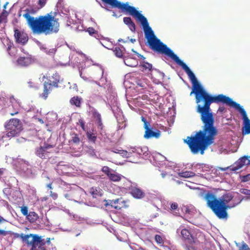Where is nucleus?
<instances>
[{"label": "nucleus", "instance_id": "1", "mask_svg": "<svg viewBox=\"0 0 250 250\" xmlns=\"http://www.w3.org/2000/svg\"><path fill=\"white\" fill-rule=\"evenodd\" d=\"M193 86L190 93H194L196 102L198 104L197 111L201 114V120L203 123V130L197 132L195 135L188 137L185 142L188 145L191 153L201 155L205 153L208 146L213 143L217 129L214 126V120L210 112V105L212 103H222L226 104L225 100L227 96L223 94L212 97L209 95L198 83L197 79L191 82Z\"/></svg>", "mask_w": 250, "mask_h": 250}, {"label": "nucleus", "instance_id": "2", "mask_svg": "<svg viewBox=\"0 0 250 250\" xmlns=\"http://www.w3.org/2000/svg\"><path fill=\"white\" fill-rule=\"evenodd\" d=\"M99 72L102 74V77L99 82L93 81L100 86L107 89V104L111 108L118 122V129L125 128L126 126V120L121 109L119 107V103L117 101L116 93L114 92L110 81H108L106 76H104V69L100 67Z\"/></svg>", "mask_w": 250, "mask_h": 250}, {"label": "nucleus", "instance_id": "3", "mask_svg": "<svg viewBox=\"0 0 250 250\" xmlns=\"http://www.w3.org/2000/svg\"><path fill=\"white\" fill-rule=\"evenodd\" d=\"M23 17L26 19L33 33H44L47 35L53 33H56L59 30L58 21L51 16H41L35 19L30 15V10L27 9L23 14Z\"/></svg>", "mask_w": 250, "mask_h": 250}, {"label": "nucleus", "instance_id": "4", "mask_svg": "<svg viewBox=\"0 0 250 250\" xmlns=\"http://www.w3.org/2000/svg\"><path fill=\"white\" fill-rule=\"evenodd\" d=\"M200 196L206 201L207 206L221 219H227L228 217L227 209L237 205L232 206L227 205L233 198L230 194H226L223 199H219L214 193L209 191L200 192Z\"/></svg>", "mask_w": 250, "mask_h": 250}, {"label": "nucleus", "instance_id": "5", "mask_svg": "<svg viewBox=\"0 0 250 250\" xmlns=\"http://www.w3.org/2000/svg\"><path fill=\"white\" fill-rule=\"evenodd\" d=\"M104 2L110 4L112 7L118 8L123 12L127 13L129 15L135 17L141 23L143 27L146 38L149 42L156 37L154 32L149 26L147 20L134 7L129 6L128 2L121 3L118 0H102Z\"/></svg>", "mask_w": 250, "mask_h": 250}, {"label": "nucleus", "instance_id": "6", "mask_svg": "<svg viewBox=\"0 0 250 250\" xmlns=\"http://www.w3.org/2000/svg\"><path fill=\"white\" fill-rule=\"evenodd\" d=\"M148 43L150 48L153 50L167 55L175 62L177 64L181 66L183 69L188 75L191 82L196 79L195 75L191 71L188 65L180 60L179 57L174 53L173 51L168 48L166 44L161 42L159 39L157 38L152 39V40H151L148 42Z\"/></svg>", "mask_w": 250, "mask_h": 250}, {"label": "nucleus", "instance_id": "7", "mask_svg": "<svg viewBox=\"0 0 250 250\" xmlns=\"http://www.w3.org/2000/svg\"><path fill=\"white\" fill-rule=\"evenodd\" d=\"M223 100H224V99ZM225 100L224 101L227 105L234 107L242 116L243 125L242 127L243 134L246 135L250 134V120L248 117L245 110L240 104L234 102L229 97L227 96V99H225Z\"/></svg>", "mask_w": 250, "mask_h": 250}, {"label": "nucleus", "instance_id": "8", "mask_svg": "<svg viewBox=\"0 0 250 250\" xmlns=\"http://www.w3.org/2000/svg\"><path fill=\"white\" fill-rule=\"evenodd\" d=\"M21 238L28 246H31L30 250H46L44 239L37 234L21 235Z\"/></svg>", "mask_w": 250, "mask_h": 250}, {"label": "nucleus", "instance_id": "9", "mask_svg": "<svg viewBox=\"0 0 250 250\" xmlns=\"http://www.w3.org/2000/svg\"><path fill=\"white\" fill-rule=\"evenodd\" d=\"M176 232L182 237L183 240L190 245L203 243L205 241L204 235L203 234L199 233L198 237L195 238L189 229L182 227L177 229Z\"/></svg>", "mask_w": 250, "mask_h": 250}, {"label": "nucleus", "instance_id": "10", "mask_svg": "<svg viewBox=\"0 0 250 250\" xmlns=\"http://www.w3.org/2000/svg\"><path fill=\"white\" fill-rule=\"evenodd\" d=\"M13 164L28 178H33L36 174V172L29 165V163L22 159L17 158L13 159Z\"/></svg>", "mask_w": 250, "mask_h": 250}, {"label": "nucleus", "instance_id": "11", "mask_svg": "<svg viewBox=\"0 0 250 250\" xmlns=\"http://www.w3.org/2000/svg\"><path fill=\"white\" fill-rule=\"evenodd\" d=\"M55 145L50 144L47 142L41 144L39 147L35 149L36 155L41 159H47L54 151Z\"/></svg>", "mask_w": 250, "mask_h": 250}, {"label": "nucleus", "instance_id": "12", "mask_svg": "<svg viewBox=\"0 0 250 250\" xmlns=\"http://www.w3.org/2000/svg\"><path fill=\"white\" fill-rule=\"evenodd\" d=\"M18 119H12L6 124L5 127L7 130L8 137H14L18 135L21 130V125Z\"/></svg>", "mask_w": 250, "mask_h": 250}, {"label": "nucleus", "instance_id": "13", "mask_svg": "<svg viewBox=\"0 0 250 250\" xmlns=\"http://www.w3.org/2000/svg\"><path fill=\"white\" fill-rule=\"evenodd\" d=\"M53 80L52 81L49 80L48 82H45L43 83V92L41 95V96L44 99H46L48 94L52 89L53 86L58 87V83L60 82V76L58 73L54 74L51 77Z\"/></svg>", "mask_w": 250, "mask_h": 250}, {"label": "nucleus", "instance_id": "14", "mask_svg": "<svg viewBox=\"0 0 250 250\" xmlns=\"http://www.w3.org/2000/svg\"><path fill=\"white\" fill-rule=\"evenodd\" d=\"M145 197L154 207L159 209L158 205L162 203V196L158 191H149L146 193Z\"/></svg>", "mask_w": 250, "mask_h": 250}, {"label": "nucleus", "instance_id": "15", "mask_svg": "<svg viewBox=\"0 0 250 250\" xmlns=\"http://www.w3.org/2000/svg\"><path fill=\"white\" fill-rule=\"evenodd\" d=\"M249 158H250V156H244L240 158L233 165L226 167H219V169L223 171H225L228 169H230L232 171H236L243 166L248 165L247 162Z\"/></svg>", "mask_w": 250, "mask_h": 250}, {"label": "nucleus", "instance_id": "16", "mask_svg": "<svg viewBox=\"0 0 250 250\" xmlns=\"http://www.w3.org/2000/svg\"><path fill=\"white\" fill-rule=\"evenodd\" d=\"M130 150L134 155L133 157L146 159L149 156V152L147 146H130Z\"/></svg>", "mask_w": 250, "mask_h": 250}, {"label": "nucleus", "instance_id": "17", "mask_svg": "<svg viewBox=\"0 0 250 250\" xmlns=\"http://www.w3.org/2000/svg\"><path fill=\"white\" fill-rule=\"evenodd\" d=\"M84 193V192L82 188L78 187L77 189L72 190L64 194V197L69 200L81 203V202L79 200L80 199L81 196Z\"/></svg>", "mask_w": 250, "mask_h": 250}, {"label": "nucleus", "instance_id": "18", "mask_svg": "<svg viewBox=\"0 0 250 250\" xmlns=\"http://www.w3.org/2000/svg\"><path fill=\"white\" fill-rule=\"evenodd\" d=\"M14 32V37L17 43L24 45L27 42L28 37L25 33L18 29H15Z\"/></svg>", "mask_w": 250, "mask_h": 250}, {"label": "nucleus", "instance_id": "19", "mask_svg": "<svg viewBox=\"0 0 250 250\" xmlns=\"http://www.w3.org/2000/svg\"><path fill=\"white\" fill-rule=\"evenodd\" d=\"M34 60L31 55L28 54H25L20 56L17 60L18 64L23 67L29 65Z\"/></svg>", "mask_w": 250, "mask_h": 250}, {"label": "nucleus", "instance_id": "20", "mask_svg": "<svg viewBox=\"0 0 250 250\" xmlns=\"http://www.w3.org/2000/svg\"><path fill=\"white\" fill-rule=\"evenodd\" d=\"M104 201L105 202L104 205L105 207L110 206L117 209H121L123 207L122 204H124L125 203V201L122 198L109 200H104Z\"/></svg>", "mask_w": 250, "mask_h": 250}, {"label": "nucleus", "instance_id": "21", "mask_svg": "<svg viewBox=\"0 0 250 250\" xmlns=\"http://www.w3.org/2000/svg\"><path fill=\"white\" fill-rule=\"evenodd\" d=\"M129 192L136 199H142L145 197L146 193L138 187L132 185L129 188Z\"/></svg>", "mask_w": 250, "mask_h": 250}, {"label": "nucleus", "instance_id": "22", "mask_svg": "<svg viewBox=\"0 0 250 250\" xmlns=\"http://www.w3.org/2000/svg\"><path fill=\"white\" fill-rule=\"evenodd\" d=\"M145 133L144 138L146 139H149L152 138H159L160 136V131L156 130L155 131H153L151 129L148 127L145 128Z\"/></svg>", "mask_w": 250, "mask_h": 250}, {"label": "nucleus", "instance_id": "23", "mask_svg": "<svg viewBox=\"0 0 250 250\" xmlns=\"http://www.w3.org/2000/svg\"><path fill=\"white\" fill-rule=\"evenodd\" d=\"M123 60L125 64L128 66L136 67L138 64L137 60L130 55L124 56Z\"/></svg>", "mask_w": 250, "mask_h": 250}, {"label": "nucleus", "instance_id": "24", "mask_svg": "<svg viewBox=\"0 0 250 250\" xmlns=\"http://www.w3.org/2000/svg\"><path fill=\"white\" fill-rule=\"evenodd\" d=\"M91 112L93 117L95 120V123L98 127L101 129L103 128V125L102 122V118L101 114L95 109H92Z\"/></svg>", "mask_w": 250, "mask_h": 250}, {"label": "nucleus", "instance_id": "25", "mask_svg": "<svg viewBox=\"0 0 250 250\" xmlns=\"http://www.w3.org/2000/svg\"><path fill=\"white\" fill-rule=\"evenodd\" d=\"M37 43L39 47L41 49V50L44 52L47 55L51 56V55H53L56 53V49H55V48H52L48 49L47 48L45 44H43L39 41H38L37 42Z\"/></svg>", "mask_w": 250, "mask_h": 250}, {"label": "nucleus", "instance_id": "26", "mask_svg": "<svg viewBox=\"0 0 250 250\" xmlns=\"http://www.w3.org/2000/svg\"><path fill=\"white\" fill-rule=\"evenodd\" d=\"M140 66H141L146 70H155V71L158 72L162 78H164L165 77V74L163 72H160L159 70L157 69L153 68L152 65L151 63H149L146 61H142L141 62Z\"/></svg>", "mask_w": 250, "mask_h": 250}, {"label": "nucleus", "instance_id": "27", "mask_svg": "<svg viewBox=\"0 0 250 250\" xmlns=\"http://www.w3.org/2000/svg\"><path fill=\"white\" fill-rule=\"evenodd\" d=\"M154 239L157 244L160 246H163L164 244H170L169 241L165 240V238L163 235L156 234Z\"/></svg>", "mask_w": 250, "mask_h": 250}, {"label": "nucleus", "instance_id": "28", "mask_svg": "<svg viewBox=\"0 0 250 250\" xmlns=\"http://www.w3.org/2000/svg\"><path fill=\"white\" fill-rule=\"evenodd\" d=\"M3 43L5 45L7 46V51L8 52L10 56H14L15 55V52L13 51V50H14L15 48L13 46V43L8 39H6L4 41Z\"/></svg>", "mask_w": 250, "mask_h": 250}, {"label": "nucleus", "instance_id": "29", "mask_svg": "<svg viewBox=\"0 0 250 250\" xmlns=\"http://www.w3.org/2000/svg\"><path fill=\"white\" fill-rule=\"evenodd\" d=\"M182 211L186 214L192 215L195 212V208L194 207L191 205L189 206H183L181 208Z\"/></svg>", "mask_w": 250, "mask_h": 250}, {"label": "nucleus", "instance_id": "30", "mask_svg": "<svg viewBox=\"0 0 250 250\" xmlns=\"http://www.w3.org/2000/svg\"><path fill=\"white\" fill-rule=\"evenodd\" d=\"M124 177L121 174L112 171L110 175L108 176L109 179L113 182H118L121 180L122 178Z\"/></svg>", "mask_w": 250, "mask_h": 250}, {"label": "nucleus", "instance_id": "31", "mask_svg": "<svg viewBox=\"0 0 250 250\" xmlns=\"http://www.w3.org/2000/svg\"><path fill=\"white\" fill-rule=\"evenodd\" d=\"M154 159L156 161L158 162V164L160 166H163V164H164L163 162H165L167 160L166 158L159 153L156 154L155 156H154Z\"/></svg>", "mask_w": 250, "mask_h": 250}, {"label": "nucleus", "instance_id": "32", "mask_svg": "<svg viewBox=\"0 0 250 250\" xmlns=\"http://www.w3.org/2000/svg\"><path fill=\"white\" fill-rule=\"evenodd\" d=\"M27 219L30 222H35L39 218L38 215L34 211H30L26 217Z\"/></svg>", "mask_w": 250, "mask_h": 250}, {"label": "nucleus", "instance_id": "33", "mask_svg": "<svg viewBox=\"0 0 250 250\" xmlns=\"http://www.w3.org/2000/svg\"><path fill=\"white\" fill-rule=\"evenodd\" d=\"M169 204L170 205V209L171 213L175 216H178L179 213L178 210V205L177 203L175 202H170Z\"/></svg>", "mask_w": 250, "mask_h": 250}, {"label": "nucleus", "instance_id": "34", "mask_svg": "<svg viewBox=\"0 0 250 250\" xmlns=\"http://www.w3.org/2000/svg\"><path fill=\"white\" fill-rule=\"evenodd\" d=\"M120 152V154L124 158H128L134 156L133 152L130 150V147L128 148L127 151L121 149Z\"/></svg>", "mask_w": 250, "mask_h": 250}, {"label": "nucleus", "instance_id": "35", "mask_svg": "<svg viewBox=\"0 0 250 250\" xmlns=\"http://www.w3.org/2000/svg\"><path fill=\"white\" fill-rule=\"evenodd\" d=\"M90 193L93 198H97L102 195V190L100 188H94L90 189Z\"/></svg>", "mask_w": 250, "mask_h": 250}, {"label": "nucleus", "instance_id": "36", "mask_svg": "<svg viewBox=\"0 0 250 250\" xmlns=\"http://www.w3.org/2000/svg\"><path fill=\"white\" fill-rule=\"evenodd\" d=\"M82 99L78 96L73 97L70 100V103L72 105H74L77 107H80L81 104Z\"/></svg>", "mask_w": 250, "mask_h": 250}, {"label": "nucleus", "instance_id": "37", "mask_svg": "<svg viewBox=\"0 0 250 250\" xmlns=\"http://www.w3.org/2000/svg\"><path fill=\"white\" fill-rule=\"evenodd\" d=\"M86 136L88 140L92 143H95L97 137L96 135V133L93 132V131H91L90 130L87 132Z\"/></svg>", "mask_w": 250, "mask_h": 250}, {"label": "nucleus", "instance_id": "38", "mask_svg": "<svg viewBox=\"0 0 250 250\" xmlns=\"http://www.w3.org/2000/svg\"><path fill=\"white\" fill-rule=\"evenodd\" d=\"M179 175L184 178H189L194 176L195 174L193 172L186 171L185 172L179 173Z\"/></svg>", "mask_w": 250, "mask_h": 250}, {"label": "nucleus", "instance_id": "39", "mask_svg": "<svg viewBox=\"0 0 250 250\" xmlns=\"http://www.w3.org/2000/svg\"><path fill=\"white\" fill-rule=\"evenodd\" d=\"M114 54L118 58H124L125 55H123V50L119 47L116 46L113 49Z\"/></svg>", "mask_w": 250, "mask_h": 250}, {"label": "nucleus", "instance_id": "40", "mask_svg": "<svg viewBox=\"0 0 250 250\" xmlns=\"http://www.w3.org/2000/svg\"><path fill=\"white\" fill-rule=\"evenodd\" d=\"M236 245L238 248V250H250L249 246L244 242H242L241 243H236Z\"/></svg>", "mask_w": 250, "mask_h": 250}, {"label": "nucleus", "instance_id": "41", "mask_svg": "<svg viewBox=\"0 0 250 250\" xmlns=\"http://www.w3.org/2000/svg\"><path fill=\"white\" fill-rule=\"evenodd\" d=\"M164 165L166 166V167H169L171 169H174L175 167V164L174 162L168 161L167 160L164 162Z\"/></svg>", "mask_w": 250, "mask_h": 250}, {"label": "nucleus", "instance_id": "42", "mask_svg": "<svg viewBox=\"0 0 250 250\" xmlns=\"http://www.w3.org/2000/svg\"><path fill=\"white\" fill-rule=\"evenodd\" d=\"M102 171L108 177L110 175V174L111 173V172L113 171L112 169H111L109 167L107 166H104L103 167Z\"/></svg>", "mask_w": 250, "mask_h": 250}, {"label": "nucleus", "instance_id": "43", "mask_svg": "<svg viewBox=\"0 0 250 250\" xmlns=\"http://www.w3.org/2000/svg\"><path fill=\"white\" fill-rule=\"evenodd\" d=\"M21 213L24 215L26 217H27V215L29 213L28 212V209L27 207L26 206H22L21 207Z\"/></svg>", "mask_w": 250, "mask_h": 250}, {"label": "nucleus", "instance_id": "44", "mask_svg": "<svg viewBox=\"0 0 250 250\" xmlns=\"http://www.w3.org/2000/svg\"><path fill=\"white\" fill-rule=\"evenodd\" d=\"M137 84L141 87L145 88L146 85V83L145 81L141 80H137L136 81Z\"/></svg>", "mask_w": 250, "mask_h": 250}, {"label": "nucleus", "instance_id": "45", "mask_svg": "<svg viewBox=\"0 0 250 250\" xmlns=\"http://www.w3.org/2000/svg\"><path fill=\"white\" fill-rule=\"evenodd\" d=\"M86 151L91 156L95 155V149L91 146L87 147Z\"/></svg>", "mask_w": 250, "mask_h": 250}, {"label": "nucleus", "instance_id": "46", "mask_svg": "<svg viewBox=\"0 0 250 250\" xmlns=\"http://www.w3.org/2000/svg\"><path fill=\"white\" fill-rule=\"evenodd\" d=\"M142 121L144 123V127L145 128L150 126V124L144 116L141 117Z\"/></svg>", "mask_w": 250, "mask_h": 250}, {"label": "nucleus", "instance_id": "47", "mask_svg": "<svg viewBox=\"0 0 250 250\" xmlns=\"http://www.w3.org/2000/svg\"><path fill=\"white\" fill-rule=\"evenodd\" d=\"M28 87L30 88H32L35 89H38L39 88L38 85L36 83H33L32 81H29L28 82Z\"/></svg>", "mask_w": 250, "mask_h": 250}, {"label": "nucleus", "instance_id": "48", "mask_svg": "<svg viewBox=\"0 0 250 250\" xmlns=\"http://www.w3.org/2000/svg\"><path fill=\"white\" fill-rule=\"evenodd\" d=\"M241 181L243 182H246L249 181L250 180V174L241 176Z\"/></svg>", "mask_w": 250, "mask_h": 250}, {"label": "nucleus", "instance_id": "49", "mask_svg": "<svg viewBox=\"0 0 250 250\" xmlns=\"http://www.w3.org/2000/svg\"><path fill=\"white\" fill-rule=\"evenodd\" d=\"M166 244H164L163 246H161L163 248V250H173L174 249L173 246L171 245V244L169 246H167Z\"/></svg>", "mask_w": 250, "mask_h": 250}, {"label": "nucleus", "instance_id": "50", "mask_svg": "<svg viewBox=\"0 0 250 250\" xmlns=\"http://www.w3.org/2000/svg\"><path fill=\"white\" fill-rule=\"evenodd\" d=\"M123 21H124V22L127 25H128V24H130L131 22H133L131 18H130V17L124 18Z\"/></svg>", "mask_w": 250, "mask_h": 250}, {"label": "nucleus", "instance_id": "51", "mask_svg": "<svg viewBox=\"0 0 250 250\" xmlns=\"http://www.w3.org/2000/svg\"><path fill=\"white\" fill-rule=\"evenodd\" d=\"M71 141L74 143L78 144L80 142V140L78 135L77 134H75L74 136L72 137Z\"/></svg>", "mask_w": 250, "mask_h": 250}, {"label": "nucleus", "instance_id": "52", "mask_svg": "<svg viewBox=\"0 0 250 250\" xmlns=\"http://www.w3.org/2000/svg\"><path fill=\"white\" fill-rule=\"evenodd\" d=\"M128 28L132 32H135L136 28H135V24L133 22H131L130 24H128Z\"/></svg>", "mask_w": 250, "mask_h": 250}, {"label": "nucleus", "instance_id": "53", "mask_svg": "<svg viewBox=\"0 0 250 250\" xmlns=\"http://www.w3.org/2000/svg\"><path fill=\"white\" fill-rule=\"evenodd\" d=\"M87 32L89 33V34L91 35H93L94 34H97V33L96 31L94 30V29L92 27H89L87 29Z\"/></svg>", "mask_w": 250, "mask_h": 250}, {"label": "nucleus", "instance_id": "54", "mask_svg": "<svg viewBox=\"0 0 250 250\" xmlns=\"http://www.w3.org/2000/svg\"><path fill=\"white\" fill-rule=\"evenodd\" d=\"M50 196L53 199L55 200L58 197V195L56 193L53 192L52 191H49Z\"/></svg>", "mask_w": 250, "mask_h": 250}, {"label": "nucleus", "instance_id": "55", "mask_svg": "<svg viewBox=\"0 0 250 250\" xmlns=\"http://www.w3.org/2000/svg\"><path fill=\"white\" fill-rule=\"evenodd\" d=\"M241 192L246 195H250V190L249 189L243 188L241 189Z\"/></svg>", "mask_w": 250, "mask_h": 250}, {"label": "nucleus", "instance_id": "56", "mask_svg": "<svg viewBox=\"0 0 250 250\" xmlns=\"http://www.w3.org/2000/svg\"><path fill=\"white\" fill-rule=\"evenodd\" d=\"M120 150H121V149H119L118 148H113L111 150V151L114 152V153H119L120 154Z\"/></svg>", "mask_w": 250, "mask_h": 250}, {"label": "nucleus", "instance_id": "57", "mask_svg": "<svg viewBox=\"0 0 250 250\" xmlns=\"http://www.w3.org/2000/svg\"><path fill=\"white\" fill-rule=\"evenodd\" d=\"M225 109V108L224 106H220L218 108V111L220 113H223Z\"/></svg>", "mask_w": 250, "mask_h": 250}, {"label": "nucleus", "instance_id": "58", "mask_svg": "<svg viewBox=\"0 0 250 250\" xmlns=\"http://www.w3.org/2000/svg\"><path fill=\"white\" fill-rule=\"evenodd\" d=\"M62 0H59L58 2L57 3V7L58 8H61L62 6Z\"/></svg>", "mask_w": 250, "mask_h": 250}, {"label": "nucleus", "instance_id": "59", "mask_svg": "<svg viewBox=\"0 0 250 250\" xmlns=\"http://www.w3.org/2000/svg\"><path fill=\"white\" fill-rule=\"evenodd\" d=\"M46 0H39V3L41 5V6H43L45 3Z\"/></svg>", "mask_w": 250, "mask_h": 250}, {"label": "nucleus", "instance_id": "60", "mask_svg": "<svg viewBox=\"0 0 250 250\" xmlns=\"http://www.w3.org/2000/svg\"><path fill=\"white\" fill-rule=\"evenodd\" d=\"M137 55L139 57H140V58L143 60V61H145V59H146V58H145V57H144V56H143V55H141V54H139V53H137Z\"/></svg>", "mask_w": 250, "mask_h": 250}, {"label": "nucleus", "instance_id": "61", "mask_svg": "<svg viewBox=\"0 0 250 250\" xmlns=\"http://www.w3.org/2000/svg\"><path fill=\"white\" fill-rule=\"evenodd\" d=\"M186 250H194V249L191 247L186 246L185 247Z\"/></svg>", "mask_w": 250, "mask_h": 250}, {"label": "nucleus", "instance_id": "62", "mask_svg": "<svg viewBox=\"0 0 250 250\" xmlns=\"http://www.w3.org/2000/svg\"><path fill=\"white\" fill-rule=\"evenodd\" d=\"M73 217H74V218L76 221H79V220H80V217H78V216H75V215H74Z\"/></svg>", "mask_w": 250, "mask_h": 250}, {"label": "nucleus", "instance_id": "63", "mask_svg": "<svg viewBox=\"0 0 250 250\" xmlns=\"http://www.w3.org/2000/svg\"><path fill=\"white\" fill-rule=\"evenodd\" d=\"M6 232L5 231L3 230H0V234L1 235H5Z\"/></svg>", "mask_w": 250, "mask_h": 250}, {"label": "nucleus", "instance_id": "64", "mask_svg": "<svg viewBox=\"0 0 250 250\" xmlns=\"http://www.w3.org/2000/svg\"><path fill=\"white\" fill-rule=\"evenodd\" d=\"M77 29L79 31H83V25H81L80 27H79V26L78 27H77Z\"/></svg>", "mask_w": 250, "mask_h": 250}]
</instances>
